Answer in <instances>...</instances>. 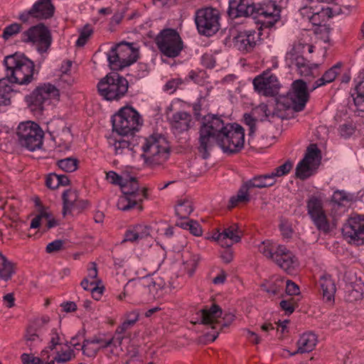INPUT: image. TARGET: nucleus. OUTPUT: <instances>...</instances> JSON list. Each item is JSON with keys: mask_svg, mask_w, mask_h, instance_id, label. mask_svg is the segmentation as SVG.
Masks as SVG:
<instances>
[{"mask_svg": "<svg viewBox=\"0 0 364 364\" xmlns=\"http://www.w3.org/2000/svg\"><path fill=\"white\" fill-rule=\"evenodd\" d=\"M319 285L322 290L323 299L327 301H331L334 299L336 293V284L331 277L329 275L323 276L319 280Z\"/></svg>", "mask_w": 364, "mask_h": 364, "instance_id": "c85d7f7f", "label": "nucleus"}, {"mask_svg": "<svg viewBox=\"0 0 364 364\" xmlns=\"http://www.w3.org/2000/svg\"><path fill=\"white\" fill-rule=\"evenodd\" d=\"M331 206V215L334 220L341 216L346 210L348 207L341 205L338 203H329Z\"/></svg>", "mask_w": 364, "mask_h": 364, "instance_id": "052dcab7", "label": "nucleus"}, {"mask_svg": "<svg viewBox=\"0 0 364 364\" xmlns=\"http://www.w3.org/2000/svg\"><path fill=\"white\" fill-rule=\"evenodd\" d=\"M4 64L9 82L27 85L33 79L34 63L23 54L16 53L5 57Z\"/></svg>", "mask_w": 364, "mask_h": 364, "instance_id": "7ed1b4c3", "label": "nucleus"}, {"mask_svg": "<svg viewBox=\"0 0 364 364\" xmlns=\"http://www.w3.org/2000/svg\"><path fill=\"white\" fill-rule=\"evenodd\" d=\"M90 343H95V344L98 345L97 347L98 351H104L107 356L111 355L109 353V350L111 349V341H109V338L107 339L100 336H94L92 337V341H90Z\"/></svg>", "mask_w": 364, "mask_h": 364, "instance_id": "49530a36", "label": "nucleus"}, {"mask_svg": "<svg viewBox=\"0 0 364 364\" xmlns=\"http://www.w3.org/2000/svg\"><path fill=\"white\" fill-rule=\"evenodd\" d=\"M19 144L26 149L33 151L41 148L44 132L40 126L31 121L19 124L16 131Z\"/></svg>", "mask_w": 364, "mask_h": 364, "instance_id": "6e6552de", "label": "nucleus"}, {"mask_svg": "<svg viewBox=\"0 0 364 364\" xmlns=\"http://www.w3.org/2000/svg\"><path fill=\"white\" fill-rule=\"evenodd\" d=\"M279 245L274 244L269 240L262 242L259 246V251L267 258L272 259Z\"/></svg>", "mask_w": 364, "mask_h": 364, "instance_id": "37998d69", "label": "nucleus"}, {"mask_svg": "<svg viewBox=\"0 0 364 364\" xmlns=\"http://www.w3.org/2000/svg\"><path fill=\"white\" fill-rule=\"evenodd\" d=\"M62 199L63 202V214L64 215L70 213L75 207L78 199L77 191L73 189H68L63 193Z\"/></svg>", "mask_w": 364, "mask_h": 364, "instance_id": "c756f323", "label": "nucleus"}, {"mask_svg": "<svg viewBox=\"0 0 364 364\" xmlns=\"http://www.w3.org/2000/svg\"><path fill=\"white\" fill-rule=\"evenodd\" d=\"M264 27L258 28V31L255 30H245L240 31L233 38L234 46L242 52H250L256 46L262 35L261 31Z\"/></svg>", "mask_w": 364, "mask_h": 364, "instance_id": "6ab92c4d", "label": "nucleus"}, {"mask_svg": "<svg viewBox=\"0 0 364 364\" xmlns=\"http://www.w3.org/2000/svg\"><path fill=\"white\" fill-rule=\"evenodd\" d=\"M46 185L50 189H55L59 187L58 174L51 173L48 174L46 179Z\"/></svg>", "mask_w": 364, "mask_h": 364, "instance_id": "e2e57ef3", "label": "nucleus"}, {"mask_svg": "<svg viewBox=\"0 0 364 364\" xmlns=\"http://www.w3.org/2000/svg\"><path fill=\"white\" fill-rule=\"evenodd\" d=\"M232 18L252 16L260 28L272 27L280 17V9L274 1L254 4L251 0H230L228 10Z\"/></svg>", "mask_w": 364, "mask_h": 364, "instance_id": "f03ea898", "label": "nucleus"}, {"mask_svg": "<svg viewBox=\"0 0 364 364\" xmlns=\"http://www.w3.org/2000/svg\"><path fill=\"white\" fill-rule=\"evenodd\" d=\"M355 90L357 95L353 97V100L357 109L364 112V75L358 76L354 80Z\"/></svg>", "mask_w": 364, "mask_h": 364, "instance_id": "7c9ffc66", "label": "nucleus"}, {"mask_svg": "<svg viewBox=\"0 0 364 364\" xmlns=\"http://www.w3.org/2000/svg\"><path fill=\"white\" fill-rule=\"evenodd\" d=\"M242 232L237 224H232L225 228L222 232L215 233L213 238L220 244L222 247H230L234 243L239 242L241 240Z\"/></svg>", "mask_w": 364, "mask_h": 364, "instance_id": "aec40b11", "label": "nucleus"}, {"mask_svg": "<svg viewBox=\"0 0 364 364\" xmlns=\"http://www.w3.org/2000/svg\"><path fill=\"white\" fill-rule=\"evenodd\" d=\"M279 267L285 271H291L296 262V259L293 253L285 246L279 245L277 247V252L272 259Z\"/></svg>", "mask_w": 364, "mask_h": 364, "instance_id": "4be33fe9", "label": "nucleus"}, {"mask_svg": "<svg viewBox=\"0 0 364 364\" xmlns=\"http://www.w3.org/2000/svg\"><path fill=\"white\" fill-rule=\"evenodd\" d=\"M21 26L17 23H14L7 26L3 31L2 37L5 40H8L14 35L21 31Z\"/></svg>", "mask_w": 364, "mask_h": 364, "instance_id": "5fc2aeb1", "label": "nucleus"}, {"mask_svg": "<svg viewBox=\"0 0 364 364\" xmlns=\"http://www.w3.org/2000/svg\"><path fill=\"white\" fill-rule=\"evenodd\" d=\"M127 80L118 73L106 75L97 84L98 92L107 101H118L128 90Z\"/></svg>", "mask_w": 364, "mask_h": 364, "instance_id": "423d86ee", "label": "nucleus"}, {"mask_svg": "<svg viewBox=\"0 0 364 364\" xmlns=\"http://www.w3.org/2000/svg\"><path fill=\"white\" fill-rule=\"evenodd\" d=\"M141 149L144 163L151 167L163 164L170 156L168 143L161 134H153L145 138Z\"/></svg>", "mask_w": 364, "mask_h": 364, "instance_id": "20e7f679", "label": "nucleus"}, {"mask_svg": "<svg viewBox=\"0 0 364 364\" xmlns=\"http://www.w3.org/2000/svg\"><path fill=\"white\" fill-rule=\"evenodd\" d=\"M23 43H31L36 46L41 54L46 53L50 46L52 38L49 29L43 23L31 26L21 36Z\"/></svg>", "mask_w": 364, "mask_h": 364, "instance_id": "9d476101", "label": "nucleus"}, {"mask_svg": "<svg viewBox=\"0 0 364 364\" xmlns=\"http://www.w3.org/2000/svg\"><path fill=\"white\" fill-rule=\"evenodd\" d=\"M193 210V207L192 202L186 198L179 199L175 207L176 214L181 218H187Z\"/></svg>", "mask_w": 364, "mask_h": 364, "instance_id": "f704fd0d", "label": "nucleus"}, {"mask_svg": "<svg viewBox=\"0 0 364 364\" xmlns=\"http://www.w3.org/2000/svg\"><path fill=\"white\" fill-rule=\"evenodd\" d=\"M220 13L213 8H205L196 11L195 21L199 33L211 36L220 28Z\"/></svg>", "mask_w": 364, "mask_h": 364, "instance_id": "f8f14e48", "label": "nucleus"}, {"mask_svg": "<svg viewBox=\"0 0 364 364\" xmlns=\"http://www.w3.org/2000/svg\"><path fill=\"white\" fill-rule=\"evenodd\" d=\"M191 115L183 111L177 112L168 117L171 128L178 133L188 130L191 127Z\"/></svg>", "mask_w": 364, "mask_h": 364, "instance_id": "b1692460", "label": "nucleus"}, {"mask_svg": "<svg viewBox=\"0 0 364 364\" xmlns=\"http://www.w3.org/2000/svg\"><path fill=\"white\" fill-rule=\"evenodd\" d=\"M144 282V285L154 298L160 296L159 291L164 288L165 284L161 278H146Z\"/></svg>", "mask_w": 364, "mask_h": 364, "instance_id": "4c0bfd02", "label": "nucleus"}, {"mask_svg": "<svg viewBox=\"0 0 364 364\" xmlns=\"http://www.w3.org/2000/svg\"><path fill=\"white\" fill-rule=\"evenodd\" d=\"M309 97L306 82L302 80H296L292 83V91L282 99L279 105L287 109L301 112L304 109Z\"/></svg>", "mask_w": 364, "mask_h": 364, "instance_id": "9b49d317", "label": "nucleus"}, {"mask_svg": "<svg viewBox=\"0 0 364 364\" xmlns=\"http://www.w3.org/2000/svg\"><path fill=\"white\" fill-rule=\"evenodd\" d=\"M247 182V186L252 188H264V175H259L255 176L252 179L249 180Z\"/></svg>", "mask_w": 364, "mask_h": 364, "instance_id": "0e129e2a", "label": "nucleus"}, {"mask_svg": "<svg viewBox=\"0 0 364 364\" xmlns=\"http://www.w3.org/2000/svg\"><path fill=\"white\" fill-rule=\"evenodd\" d=\"M11 87L0 81V105H9L11 102Z\"/></svg>", "mask_w": 364, "mask_h": 364, "instance_id": "8fccbe9b", "label": "nucleus"}, {"mask_svg": "<svg viewBox=\"0 0 364 364\" xmlns=\"http://www.w3.org/2000/svg\"><path fill=\"white\" fill-rule=\"evenodd\" d=\"M15 274V264L0 253V279L5 282L10 280Z\"/></svg>", "mask_w": 364, "mask_h": 364, "instance_id": "2f4dec72", "label": "nucleus"}, {"mask_svg": "<svg viewBox=\"0 0 364 364\" xmlns=\"http://www.w3.org/2000/svg\"><path fill=\"white\" fill-rule=\"evenodd\" d=\"M183 265L189 277H191L197 267L199 257L196 255H192L188 252L183 254Z\"/></svg>", "mask_w": 364, "mask_h": 364, "instance_id": "c9c22d12", "label": "nucleus"}, {"mask_svg": "<svg viewBox=\"0 0 364 364\" xmlns=\"http://www.w3.org/2000/svg\"><path fill=\"white\" fill-rule=\"evenodd\" d=\"M155 43L161 53L168 58L178 56L183 49V41L178 33L172 28L161 31L156 37Z\"/></svg>", "mask_w": 364, "mask_h": 364, "instance_id": "1a4fd4ad", "label": "nucleus"}, {"mask_svg": "<svg viewBox=\"0 0 364 364\" xmlns=\"http://www.w3.org/2000/svg\"><path fill=\"white\" fill-rule=\"evenodd\" d=\"M92 33V28L89 25H86L80 31V36L76 41V46L78 47L84 46Z\"/></svg>", "mask_w": 364, "mask_h": 364, "instance_id": "864d4df0", "label": "nucleus"}, {"mask_svg": "<svg viewBox=\"0 0 364 364\" xmlns=\"http://www.w3.org/2000/svg\"><path fill=\"white\" fill-rule=\"evenodd\" d=\"M306 208L308 214L316 228L324 233L329 232L331 225L321 199L314 196H311L306 202Z\"/></svg>", "mask_w": 364, "mask_h": 364, "instance_id": "2eb2a0df", "label": "nucleus"}, {"mask_svg": "<svg viewBox=\"0 0 364 364\" xmlns=\"http://www.w3.org/2000/svg\"><path fill=\"white\" fill-rule=\"evenodd\" d=\"M92 341V338L84 339L81 350H82L83 355L89 358H95L98 353L97 347H94L95 343H90Z\"/></svg>", "mask_w": 364, "mask_h": 364, "instance_id": "de8ad7c7", "label": "nucleus"}, {"mask_svg": "<svg viewBox=\"0 0 364 364\" xmlns=\"http://www.w3.org/2000/svg\"><path fill=\"white\" fill-rule=\"evenodd\" d=\"M251 188L247 186V182H246L244 185L238 191L237 196H232L230 199V207L233 208L235 207L239 203H246L250 200V196L248 193V190Z\"/></svg>", "mask_w": 364, "mask_h": 364, "instance_id": "58836bf2", "label": "nucleus"}, {"mask_svg": "<svg viewBox=\"0 0 364 364\" xmlns=\"http://www.w3.org/2000/svg\"><path fill=\"white\" fill-rule=\"evenodd\" d=\"M299 11L301 16L314 26H321L333 15L332 9L322 4L309 8H299Z\"/></svg>", "mask_w": 364, "mask_h": 364, "instance_id": "a211bd4d", "label": "nucleus"}, {"mask_svg": "<svg viewBox=\"0 0 364 364\" xmlns=\"http://www.w3.org/2000/svg\"><path fill=\"white\" fill-rule=\"evenodd\" d=\"M342 233L348 242L364 245V215H354L348 218L342 228Z\"/></svg>", "mask_w": 364, "mask_h": 364, "instance_id": "dca6fc26", "label": "nucleus"}, {"mask_svg": "<svg viewBox=\"0 0 364 364\" xmlns=\"http://www.w3.org/2000/svg\"><path fill=\"white\" fill-rule=\"evenodd\" d=\"M149 235V228L144 225L138 224L129 228L124 234V242H136Z\"/></svg>", "mask_w": 364, "mask_h": 364, "instance_id": "bb28decb", "label": "nucleus"}, {"mask_svg": "<svg viewBox=\"0 0 364 364\" xmlns=\"http://www.w3.org/2000/svg\"><path fill=\"white\" fill-rule=\"evenodd\" d=\"M77 163L78 161L75 159L66 158L59 160L58 161V166L65 172H73L77 168Z\"/></svg>", "mask_w": 364, "mask_h": 364, "instance_id": "09e8293b", "label": "nucleus"}, {"mask_svg": "<svg viewBox=\"0 0 364 364\" xmlns=\"http://www.w3.org/2000/svg\"><path fill=\"white\" fill-rule=\"evenodd\" d=\"M311 166L309 162L301 160L296 166V176L300 179H306L311 175Z\"/></svg>", "mask_w": 364, "mask_h": 364, "instance_id": "a18cd8bd", "label": "nucleus"}, {"mask_svg": "<svg viewBox=\"0 0 364 364\" xmlns=\"http://www.w3.org/2000/svg\"><path fill=\"white\" fill-rule=\"evenodd\" d=\"M355 131V126L353 122H346L341 124L338 128V132L343 138L347 139L352 136Z\"/></svg>", "mask_w": 364, "mask_h": 364, "instance_id": "3c124183", "label": "nucleus"}, {"mask_svg": "<svg viewBox=\"0 0 364 364\" xmlns=\"http://www.w3.org/2000/svg\"><path fill=\"white\" fill-rule=\"evenodd\" d=\"M341 65V63H338L332 66L330 69L326 70L321 78L318 79L314 82L311 90H314L317 87L332 82L339 74Z\"/></svg>", "mask_w": 364, "mask_h": 364, "instance_id": "cd10ccee", "label": "nucleus"}, {"mask_svg": "<svg viewBox=\"0 0 364 364\" xmlns=\"http://www.w3.org/2000/svg\"><path fill=\"white\" fill-rule=\"evenodd\" d=\"M353 196L343 191H336L329 203H338L341 205L348 207L353 200Z\"/></svg>", "mask_w": 364, "mask_h": 364, "instance_id": "ea45409f", "label": "nucleus"}, {"mask_svg": "<svg viewBox=\"0 0 364 364\" xmlns=\"http://www.w3.org/2000/svg\"><path fill=\"white\" fill-rule=\"evenodd\" d=\"M58 96V90L47 83L37 87L26 99L33 110L42 111L50 105L51 99H56Z\"/></svg>", "mask_w": 364, "mask_h": 364, "instance_id": "ddd939ff", "label": "nucleus"}, {"mask_svg": "<svg viewBox=\"0 0 364 364\" xmlns=\"http://www.w3.org/2000/svg\"><path fill=\"white\" fill-rule=\"evenodd\" d=\"M74 357V351L72 349L67 350L64 352H58L55 357L53 361L59 363L70 361Z\"/></svg>", "mask_w": 364, "mask_h": 364, "instance_id": "13d9d810", "label": "nucleus"}, {"mask_svg": "<svg viewBox=\"0 0 364 364\" xmlns=\"http://www.w3.org/2000/svg\"><path fill=\"white\" fill-rule=\"evenodd\" d=\"M286 61L289 67H295L297 72L301 76H310L313 75L312 67L309 62L300 55L294 48L291 49L286 55Z\"/></svg>", "mask_w": 364, "mask_h": 364, "instance_id": "412c9836", "label": "nucleus"}, {"mask_svg": "<svg viewBox=\"0 0 364 364\" xmlns=\"http://www.w3.org/2000/svg\"><path fill=\"white\" fill-rule=\"evenodd\" d=\"M122 191L124 196L119 197L117 204L119 210L128 211L137 205H139L138 208L139 210L143 209L142 205H140L141 203L137 201V199L134 198L136 197L134 195H130V192H128L129 191H127V188H124Z\"/></svg>", "mask_w": 364, "mask_h": 364, "instance_id": "a878e982", "label": "nucleus"}, {"mask_svg": "<svg viewBox=\"0 0 364 364\" xmlns=\"http://www.w3.org/2000/svg\"><path fill=\"white\" fill-rule=\"evenodd\" d=\"M138 50L132 43L121 42L113 46L107 53L109 65L112 70H121L136 61Z\"/></svg>", "mask_w": 364, "mask_h": 364, "instance_id": "0eeeda50", "label": "nucleus"}, {"mask_svg": "<svg viewBox=\"0 0 364 364\" xmlns=\"http://www.w3.org/2000/svg\"><path fill=\"white\" fill-rule=\"evenodd\" d=\"M182 81L180 79H172L168 80L164 85V90L165 91L169 92V93H173L176 90L180 85H181Z\"/></svg>", "mask_w": 364, "mask_h": 364, "instance_id": "774afa93", "label": "nucleus"}, {"mask_svg": "<svg viewBox=\"0 0 364 364\" xmlns=\"http://www.w3.org/2000/svg\"><path fill=\"white\" fill-rule=\"evenodd\" d=\"M252 114L258 121L264 122L265 120L271 121L274 118L275 113L271 112L268 106L262 103L252 109Z\"/></svg>", "mask_w": 364, "mask_h": 364, "instance_id": "e433bc0d", "label": "nucleus"}, {"mask_svg": "<svg viewBox=\"0 0 364 364\" xmlns=\"http://www.w3.org/2000/svg\"><path fill=\"white\" fill-rule=\"evenodd\" d=\"M54 11L51 0H38L29 10V14L38 19H48L53 16Z\"/></svg>", "mask_w": 364, "mask_h": 364, "instance_id": "5701e85b", "label": "nucleus"}, {"mask_svg": "<svg viewBox=\"0 0 364 364\" xmlns=\"http://www.w3.org/2000/svg\"><path fill=\"white\" fill-rule=\"evenodd\" d=\"M284 280L279 276L272 277L267 283L262 285L264 289L273 295H277L281 292L284 287Z\"/></svg>", "mask_w": 364, "mask_h": 364, "instance_id": "72a5a7b5", "label": "nucleus"}, {"mask_svg": "<svg viewBox=\"0 0 364 364\" xmlns=\"http://www.w3.org/2000/svg\"><path fill=\"white\" fill-rule=\"evenodd\" d=\"M123 339V336L116 334H114L112 338H109V341H111V349L109 350V353L112 355L116 354L115 350H117V347L121 346Z\"/></svg>", "mask_w": 364, "mask_h": 364, "instance_id": "69168bd1", "label": "nucleus"}, {"mask_svg": "<svg viewBox=\"0 0 364 364\" xmlns=\"http://www.w3.org/2000/svg\"><path fill=\"white\" fill-rule=\"evenodd\" d=\"M196 315V321L192 323L211 326L212 329L215 330V333L213 334L208 333L206 334V337L208 340L214 341L222 329V326L218 322V318L222 315V309L218 305L213 304L210 307L205 306L200 310Z\"/></svg>", "mask_w": 364, "mask_h": 364, "instance_id": "4468645a", "label": "nucleus"}, {"mask_svg": "<svg viewBox=\"0 0 364 364\" xmlns=\"http://www.w3.org/2000/svg\"><path fill=\"white\" fill-rule=\"evenodd\" d=\"M65 242L61 240H55L46 246V250L48 253H53L61 250L63 248Z\"/></svg>", "mask_w": 364, "mask_h": 364, "instance_id": "680f3d73", "label": "nucleus"}, {"mask_svg": "<svg viewBox=\"0 0 364 364\" xmlns=\"http://www.w3.org/2000/svg\"><path fill=\"white\" fill-rule=\"evenodd\" d=\"M295 301L294 299L289 300H282L280 302V307L285 311L287 314H291L295 310Z\"/></svg>", "mask_w": 364, "mask_h": 364, "instance_id": "338daca9", "label": "nucleus"}, {"mask_svg": "<svg viewBox=\"0 0 364 364\" xmlns=\"http://www.w3.org/2000/svg\"><path fill=\"white\" fill-rule=\"evenodd\" d=\"M24 338L26 341V345L28 346H36V344L42 341L38 333V328L33 325L28 326L24 335Z\"/></svg>", "mask_w": 364, "mask_h": 364, "instance_id": "a19ab883", "label": "nucleus"}, {"mask_svg": "<svg viewBox=\"0 0 364 364\" xmlns=\"http://www.w3.org/2000/svg\"><path fill=\"white\" fill-rule=\"evenodd\" d=\"M253 85L257 92L269 97L276 95L279 89V82L277 76L268 70L256 77L253 80Z\"/></svg>", "mask_w": 364, "mask_h": 364, "instance_id": "f3484780", "label": "nucleus"}, {"mask_svg": "<svg viewBox=\"0 0 364 364\" xmlns=\"http://www.w3.org/2000/svg\"><path fill=\"white\" fill-rule=\"evenodd\" d=\"M321 159V151L316 144H310L308 146L304 158L302 159L314 165Z\"/></svg>", "mask_w": 364, "mask_h": 364, "instance_id": "79ce46f5", "label": "nucleus"}, {"mask_svg": "<svg viewBox=\"0 0 364 364\" xmlns=\"http://www.w3.org/2000/svg\"><path fill=\"white\" fill-rule=\"evenodd\" d=\"M21 359L23 364H54L53 360L49 363H43L40 358L35 357L28 353H23L21 356Z\"/></svg>", "mask_w": 364, "mask_h": 364, "instance_id": "6e6d98bb", "label": "nucleus"}, {"mask_svg": "<svg viewBox=\"0 0 364 364\" xmlns=\"http://www.w3.org/2000/svg\"><path fill=\"white\" fill-rule=\"evenodd\" d=\"M113 131L121 136L132 135L141 125L139 114L132 107H124L112 117Z\"/></svg>", "mask_w": 364, "mask_h": 364, "instance_id": "39448f33", "label": "nucleus"}, {"mask_svg": "<svg viewBox=\"0 0 364 364\" xmlns=\"http://www.w3.org/2000/svg\"><path fill=\"white\" fill-rule=\"evenodd\" d=\"M113 146L117 155L129 154L133 149L132 144L128 140L123 139L115 140Z\"/></svg>", "mask_w": 364, "mask_h": 364, "instance_id": "c03bdc74", "label": "nucleus"}, {"mask_svg": "<svg viewBox=\"0 0 364 364\" xmlns=\"http://www.w3.org/2000/svg\"><path fill=\"white\" fill-rule=\"evenodd\" d=\"M106 178L110 183L119 186L122 190L127 188V184L124 183L123 178L114 171H110L107 172Z\"/></svg>", "mask_w": 364, "mask_h": 364, "instance_id": "603ef678", "label": "nucleus"}, {"mask_svg": "<svg viewBox=\"0 0 364 364\" xmlns=\"http://www.w3.org/2000/svg\"><path fill=\"white\" fill-rule=\"evenodd\" d=\"M292 167L293 164L291 161H287L282 165L276 168L272 172L277 176V178L281 177L289 173Z\"/></svg>", "mask_w": 364, "mask_h": 364, "instance_id": "4d7b16f0", "label": "nucleus"}, {"mask_svg": "<svg viewBox=\"0 0 364 364\" xmlns=\"http://www.w3.org/2000/svg\"><path fill=\"white\" fill-rule=\"evenodd\" d=\"M317 342V336L315 333L311 331L304 333L296 343L297 350L290 353V355H294L297 353H309L314 349Z\"/></svg>", "mask_w": 364, "mask_h": 364, "instance_id": "393cba45", "label": "nucleus"}, {"mask_svg": "<svg viewBox=\"0 0 364 364\" xmlns=\"http://www.w3.org/2000/svg\"><path fill=\"white\" fill-rule=\"evenodd\" d=\"M198 134L197 149L204 159L210 156L216 144L230 154L239 152L244 146V129L237 124L225 123L215 115L204 117Z\"/></svg>", "mask_w": 364, "mask_h": 364, "instance_id": "f257e3e1", "label": "nucleus"}, {"mask_svg": "<svg viewBox=\"0 0 364 364\" xmlns=\"http://www.w3.org/2000/svg\"><path fill=\"white\" fill-rule=\"evenodd\" d=\"M124 183L127 186V191L130 192V195H134L137 201L141 203L144 198H147V189L140 190L138 181L135 178H130L129 180L124 181Z\"/></svg>", "mask_w": 364, "mask_h": 364, "instance_id": "473e14b6", "label": "nucleus"}, {"mask_svg": "<svg viewBox=\"0 0 364 364\" xmlns=\"http://www.w3.org/2000/svg\"><path fill=\"white\" fill-rule=\"evenodd\" d=\"M258 121L257 119L251 114H244V122L246 125L249 127V136H251L254 134L256 130L255 122Z\"/></svg>", "mask_w": 364, "mask_h": 364, "instance_id": "bf43d9fd", "label": "nucleus"}]
</instances>
